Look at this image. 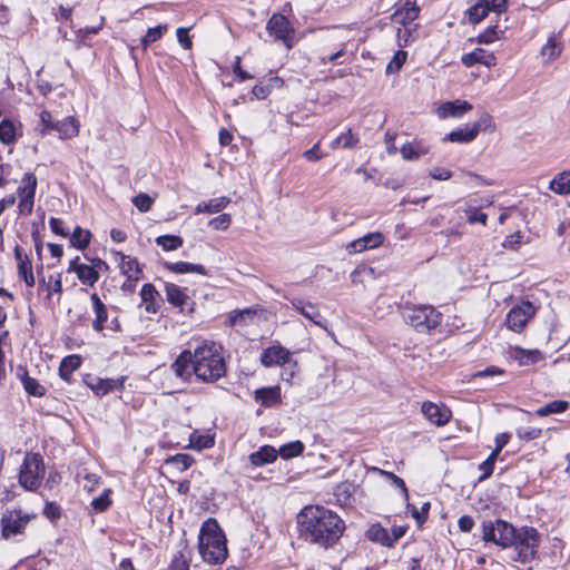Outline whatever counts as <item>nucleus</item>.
Segmentation results:
<instances>
[{"instance_id":"1","label":"nucleus","mask_w":570,"mask_h":570,"mask_svg":"<svg viewBox=\"0 0 570 570\" xmlns=\"http://www.w3.org/2000/svg\"><path fill=\"white\" fill-rule=\"evenodd\" d=\"M299 538L323 549L334 547L345 531L344 520L322 505H306L296 517Z\"/></svg>"},{"instance_id":"2","label":"nucleus","mask_w":570,"mask_h":570,"mask_svg":"<svg viewBox=\"0 0 570 570\" xmlns=\"http://www.w3.org/2000/svg\"><path fill=\"white\" fill-rule=\"evenodd\" d=\"M194 375L204 383H215L227 372L224 348L213 341H204L194 350Z\"/></svg>"},{"instance_id":"3","label":"nucleus","mask_w":570,"mask_h":570,"mask_svg":"<svg viewBox=\"0 0 570 570\" xmlns=\"http://www.w3.org/2000/svg\"><path fill=\"white\" fill-rule=\"evenodd\" d=\"M198 550L203 560L210 564H222L227 559V540L216 519L208 518L202 524Z\"/></svg>"},{"instance_id":"4","label":"nucleus","mask_w":570,"mask_h":570,"mask_svg":"<svg viewBox=\"0 0 570 570\" xmlns=\"http://www.w3.org/2000/svg\"><path fill=\"white\" fill-rule=\"evenodd\" d=\"M404 322L416 332L429 334L442 322V314L432 305H415L405 303L401 307Z\"/></svg>"},{"instance_id":"5","label":"nucleus","mask_w":570,"mask_h":570,"mask_svg":"<svg viewBox=\"0 0 570 570\" xmlns=\"http://www.w3.org/2000/svg\"><path fill=\"white\" fill-rule=\"evenodd\" d=\"M46 466L40 453H27L19 470V484L27 491H36L45 476Z\"/></svg>"},{"instance_id":"6","label":"nucleus","mask_w":570,"mask_h":570,"mask_svg":"<svg viewBox=\"0 0 570 570\" xmlns=\"http://www.w3.org/2000/svg\"><path fill=\"white\" fill-rule=\"evenodd\" d=\"M512 541L511 547L518 550L519 560L521 562H528L535 558L541 535L533 527H521L515 529Z\"/></svg>"},{"instance_id":"7","label":"nucleus","mask_w":570,"mask_h":570,"mask_svg":"<svg viewBox=\"0 0 570 570\" xmlns=\"http://www.w3.org/2000/svg\"><path fill=\"white\" fill-rule=\"evenodd\" d=\"M33 514L22 510H6L1 515V535L6 540L14 539L24 533L27 524L33 519Z\"/></svg>"},{"instance_id":"8","label":"nucleus","mask_w":570,"mask_h":570,"mask_svg":"<svg viewBox=\"0 0 570 570\" xmlns=\"http://www.w3.org/2000/svg\"><path fill=\"white\" fill-rule=\"evenodd\" d=\"M515 529L511 523L497 519L483 523V540L493 542L502 548L511 547L515 534Z\"/></svg>"},{"instance_id":"9","label":"nucleus","mask_w":570,"mask_h":570,"mask_svg":"<svg viewBox=\"0 0 570 570\" xmlns=\"http://www.w3.org/2000/svg\"><path fill=\"white\" fill-rule=\"evenodd\" d=\"M38 180L35 174L26 173L17 188V195L19 196L18 209L21 216L31 215L35 206V197L37 190Z\"/></svg>"},{"instance_id":"10","label":"nucleus","mask_w":570,"mask_h":570,"mask_svg":"<svg viewBox=\"0 0 570 570\" xmlns=\"http://www.w3.org/2000/svg\"><path fill=\"white\" fill-rule=\"evenodd\" d=\"M537 307L529 301L512 307L505 317V324L509 330L520 333L530 318L534 316Z\"/></svg>"},{"instance_id":"11","label":"nucleus","mask_w":570,"mask_h":570,"mask_svg":"<svg viewBox=\"0 0 570 570\" xmlns=\"http://www.w3.org/2000/svg\"><path fill=\"white\" fill-rule=\"evenodd\" d=\"M165 294L167 302L174 307L179 308L181 313H193L195 303L188 296L187 288H183L174 283H166Z\"/></svg>"},{"instance_id":"12","label":"nucleus","mask_w":570,"mask_h":570,"mask_svg":"<svg viewBox=\"0 0 570 570\" xmlns=\"http://www.w3.org/2000/svg\"><path fill=\"white\" fill-rule=\"evenodd\" d=\"M125 381V376H120L117 379H100L94 375H87L85 379L86 385L97 396H105L110 392L124 390Z\"/></svg>"},{"instance_id":"13","label":"nucleus","mask_w":570,"mask_h":570,"mask_svg":"<svg viewBox=\"0 0 570 570\" xmlns=\"http://www.w3.org/2000/svg\"><path fill=\"white\" fill-rule=\"evenodd\" d=\"M266 30L273 37L285 42L287 48H292L289 43L291 35L293 29L291 28L287 18L281 13H274L266 24Z\"/></svg>"},{"instance_id":"14","label":"nucleus","mask_w":570,"mask_h":570,"mask_svg":"<svg viewBox=\"0 0 570 570\" xmlns=\"http://www.w3.org/2000/svg\"><path fill=\"white\" fill-rule=\"evenodd\" d=\"M291 352L281 345L265 348L261 355V362L265 367L286 366L291 364Z\"/></svg>"},{"instance_id":"15","label":"nucleus","mask_w":570,"mask_h":570,"mask_svg":"<svg viewBox=\"0 0 570 570\" xmlns=\"http://www.w3.org/2000/svg\"><path fill=\"white\" fill-rule=\"evenodd\" d=\"M194 352L184 350L170 365L177 377L187 382L194 374Z\"/></svg>"},{"instance_id":"16","label":"nucleus","mask_w":570,"mask_h":570,"mask_svg":"<svg viewBox=\"0 0 570 570\" xmlns=\"http://www.w3.org/2000/svg\"><path fill=\"white\" fill-rule=\"evenodd\" d=\"M421 410L425 419L438 426L445 425L452 415L450 409L433 402H423Z\"/></svg>"},{"instance_id":"17","label":"nucleus","mask_w":570,"mask_h":570,"mask_svg":"<svg viewBox=\"0 0 570 570\" xmlns=\"http://www.w3.org/2000/svg\"><path fill=\"white\" fill-rule=\"evenodd\" d=\"M293 307L298 311L305 318L320 326L321 328L327 330L326 320L321 315L318 307L309 302H305L301 298H294L292 301Z\"/></svg>"},{"instance_id":"18","label":"nucleus","mask_w":570,"mask_h":570,"mask_svg":"<svg viewBox=\"0 0 570 570\" xmlns=\"http://www.w3.org/2000/svg\"><path fill=\"white\" fill-rule=\"evenodd\" d=\"M384 240L383 234L379 232L368 233L347 244L346 249L350 254L362 253L366 249H373L382 245Z\"/></svg>"},{"instance_id":"19","label":"nucleus","mask_w":570,"mask_h":570,"mask_svg":"<svg viewBox=\"0 0 570 570\" xmlns=\"http://www.w3.org/2000/svg\"><path fill=\"white\" fill-rule=\"evenodd\" d=\"M472 109V105L465 100L446 101L438 107L436 115L440 119L460 118Z\"/></svg>"},{"instance_id":"20","label":"nucleus","mask_w":570,"mask_h":570,"mask_svg":"<svg viewBox=\"0 0 570 570\" xmlns=\"http://www.w3.org/2000/svg\"><path fill=\"white\" fill-rule=\"evenodd\" d=\"M461 61L465 67H472L480 63L490 68L497 65L494 53L482 48H475L473 51L463 55Z\"/></svg>"},{"instance_id":"21","label":"nucleus","mask_w":570,"mask_h":570,"mask_svg":"<svg viewBox=\"0 0 570 570\" xmlns=\"http://www.w3.org/2000/svg\"><path fill=\"white\" fill-rule=\"evenodd\" d=\"M14 257L18 262V275L22 278L28 287L35 285V276L32 265L29 257L23 253L22 248L17 245L14 247Z\"/></svg>"},{"instance_id":"22","label":"nucleus","mask_w":570,"mask_h":570,"mask_svg":"<svg viewBox=\"0 0 570 570\" xmlns=\"http://www.w3.org/2000/svg\"><path fill=\"white\" fill-rule=\"evenodd\" d=\"M141 303L145 311L149 314H156L160 307V295L151 283H146L140 289Z\"/></svg>"},{"instance_id":"23","label":"nucleus","mask_w":570,"mask_h":570,"mask_svg":"<svg viewBox=\"0 0 570 570\" xmlns=\"http://www.w3.org/2000/svg\"><path fill=\"white\" fill-rule=\"evenodd\" d=\"M17 377L21 381L24 391L32 396L41 397L46 394V387L36 379L29 376L26 366L19 365L16 371Z\"/></svg>"},{"instance_id":"24","label":"nucleus","mask_w":570,"mask_h":570,"mask_svg":"<svg viewBox=\"0 0 570 570\" xmlns=\"http://www.w3.org/2000/svg\"><path fill=\"white\" fill-rule=\"evenodd\" d=\"M277 450L272 445H263L256 452L249 454V462L254 466H264L277 460Z\"/></svg>"},{"instance_id":"25","label":"nucleus","mask_w":570,"mask_h":570,"mask_svg":"<svg viewBox=\"0 0 570 570\" xmlns=\"http://www.w3.org/2000/svg\"><path fill=\"white\" fill-rule=\"evenodd\" d=\"M90 301L96 316L92 321V328L96 332H101L105 328L106 321L108 320L107 306L96 293L91 294Z\"/></svg>"},{"instance_id":"26","label":"nucleus","mask_w":570,"mask_h":570,"mask_svg":"<svg viewBox=\"0 0 570 570\" xmlns=\"http://www.w3.org/2000/svg\"><path fill=\"white\" fill-rule=\"evenodd\" d=\"M512 357L519 363V365L528 366L543 360V354L538 348L525 350L517 346L512 351Z\"/></svg>"},{"instance_id":"27","label":"nucleus","mask_w":570,"mask_h":570,"mask_svg":"<svg viewBox=\"0 0 570 570\" xmlns=\"http://www.w3.org/2000/svg\"><path fill=\"white\" fill-rule=\"evenodd\" d=\"M165 268L175 274H188V273H197L200 275H207V271L205 266L200 264H193L187 262H166L164 264Z\"/></svg>"},{"instance_id":"28","label":"nucleus","mask_w":570,"mask_h":570,"mask_svg":"<svg viewBox=\"0 0 570 570\" xmlns=\"http://www.w3.org/2000/svg\"><path fill=\"white\" fill-rule=\"evenodd\" d=\"M230 199L228 197L222 196L217 198H213L208 202L199 203L196 208V214L207 213V214H216L222 212L229 204Z\"/></svg>"},{"instance_id":"29","label":"nucleus","mask_w":570,"mask_h":570,"mask_svg":"<svg viewBox=\"0 0 570 570\" xmlns=\"http://www.w3.org/2000/svg\"><path fill=\"white\" fill-rule=\"evenodd\" d=\"M476 138V130L469 125L464 127L452 130L449 135H446L443 140H449L451 142H460L468 144Z\"/></svg>"},{"instance_id":"30","label":"nucleus","mask_w":570,"mask_h":570,"mask_svg":"<svg viewBox=\"0 0 570 570\" xmlns=\"http://www.w3.org/2000/svg\"><path fill=\"white\" fill-rule=\"evenodd\" d=\"M120 256V269L121 273L128 276V279H138L139 274H141V268L136 258L125 255L122 253H117Z\"/></svg>"},{"instance_id":"31","label":"nucleus","mask_w":570,"mask_h":570,"mask_svg":"<svg viewBox=\"0 0 570 570\" xmlns=\"http://www.w3.org/2000/svg\"><path fill=\"white\" fill-rule=\"evenodd\" d=\"M81 365V357L76 354L66 356L59 366V375L66 381L70 382L72 373Z\"/></svg>"},{"instance_id":"32","label":"nucleus","mask_w":570,"mask_h":570,"mask_svg":"<svg viewBox=\"0 0 570 570\" xmlns=\"http://www.w3.org/2000/svg\"><path fill=\"white\" fill-rule=\"evenodd\" d=\"M279 387H262L255 391V400L271 407L279 401Z\"/></svg>"},{"instance_id":"33","label":"nucleus","mask_w":570,"mask_h":570,"mask_svg":"<svg viewBox=\"0 0 570 570\" xmlns=\"http://www.w3.org/2000/svg\"><path fill=\"white\" fill-rule=\"evenodd\" d=\"M366 538L385 547H391L390 532L381 524H372L366 531Z\"/></svg>"},{"instance_id":"34","label":"nucleus","mask_w":570,"mask_h":570,"mask_svg":"<svg viewBox=\"0 0 570 570\" xmlns=\"http://www.w3.org/2000/svg\"><path fill=\"white\" fill-rule=\"evenodd\" d=\"M53 130H57L61 138H72L78 135L79 129L72 117H67L60 121H56Z\"/></svg>"},{"instance_id":"35","label":"nucleus","mask_w":570,"mask_h":570,"mask_svg":"<svg viewBox=\"0 0 570 570\" xmlns=\"http://www.w3.org/2000/svg\"><path fill=\"white\" fill-rule=\"evenodd\" d=\"M549 188L558 195L570 194V170L558 174L550 181Z\"/></svg>"},{"instance_id":"36","label":"nucleus","mask_w":570,"mask_h":570,"mask_svg":"<svg viewBox=\"0 0 570 570\" xmlns=\"http://www.w3.org/2000/svg\"><path fill=\"white\" fill-rule=\"evenodd\" d=\"M305 450V445L299 440L288 442L283 444L279 450H277V454L284 459L289 460L301 455Z\"/></svg>"},{"instance_id":"37","label":"nucleus","mask_w":570,"mask_h":570,"mask_svg":"<svg viewBox=\"0 0 570 570\" xmlns=\"http://www.w3.org/2000/svg\"><path fill=\"white\" fill-rule=\"evenodd\" d=\"M462 210L466 215V222L470 225H474L476 223H480L483 226L487 225L488 215L485 213L480 212V209L475 205H473L471 202L466 203L462 207Z\"/></svg>"},{"instance_id":"38","label":"nucleus","mask_w":570,"mask_h":570,"mask_svg":"<svg viewBox=\"0 0 570 570\" xmlns=\"http://www.w3.org/2000/svg\"><path fill=\"white\" fill-rule=\"evenodd\" d=\"M569 407V403L563 400H556L535 410L538 416H548L550 414L562 413Z\"/></svg>"},{"instance_id":"39","label":"nucleus","mask_w":570,"mask_h":570,"mask_svg":"<svg viewBox=\"0 0 570 570\" xmlns=\"http://www.w3.org/2000/svg\"><path fill=\"white\" fill-rule=\"evenodd\" d=\"M167 24H159L157 27L149 28L147 30V33L140 39V46L142 50L146 51L151 43L159 40L163 37L164 32L167 30Z\"/></svg>"},{"instance_id":"40","label":"nucleus","mask_w":570,"mask_h":570,"mask_svg":"<svg viewBox=\"0 0 570 570\" xmlns=\"http://www.w3.org/2000/svg\"><path fill=\"white\" fill-rule=\"evenodd\" d=\"M156 244L164 250L170 252L180 248L184 244V239L177 235H161L156 238Z\"/></svg>"},{"instance_id":"41","label":"nucleus","mask_w":570,"mask_h":570,"mask_svg":"<svg viewBox=\"0 0 570 570\" xmlns=\"http://www.w3.org/2000/svg\"><path fill=\"white\" fill-rule=\"evenodd\" d=\"M90 237L89 230L77 226L70 236V244L78 249H85L90 243Z\"/></svg>"},{"instance_id":"42","label":"nucleus","mask_w":570,"mask_h":570,"mask_svg":"<svg viewBox=\"0 0 570 570\" xmlns=\"http://www.w3.org/2000/svg\"><path fill=\"white\" fill-rule=\"evenodd\" d=\"M562 51V42L557 39L556 36L549 37L547 43L541 49V55L548 57L549 60H553L560 56Z\"/></svg>"},{"instance_id":"43","label":"nucleus","mask_w":570,"mask_h":570,"mask_svg":"<svg viewBox=\"0 0 570 570\" xmlns=\"http://www.w3.org/2000/svg\"><path fill=\"white\" fill-rule=\"evenodd\" d=\"M372 471L390 480L394 487L401 490V493L404 497V499L406 501L409 500V491L403 479H401L393 472H389L376 466L372 468Z\"/></svg>"},{"instance_id":"44","label":"nucleus","mask_w":570,"mask_h":570,"mask_svg":"<svg viewBox=\"0 0 570 570\" xmlns=\"http://www.w3.org/2000/svg\"><path fill=\"white\" fill-rule=\"evenodd\" d=\"M194 463L193 456L185 453H178L166 460V464L173 465L177 471L184 472L191 466Z\"/></svg>"},{"instance_id":"45","label":"nucleus","mask_w":570,"mask_h":570,"mask_svg":"<svg viewBox=\"0 0 570 570\" xmlns=\"http://www.w3.org/2000/svg\"><path fill=\"white\" fill-rule=\"evenodd\" d=\"M358 144V137H356L351 129L346 132L342 134L331 142V148L336 149L338 147L343 148H354Z\"/></svg>"},{"instance_id":"46","label":"nucleus","mask_w":570,"mask_h":570,"mask_svg":"<svg viewBox=\"0 0 570 570\" xmlns=\"http://www.w3.org/2000/svg\"><path fill=\"white\" fill-rule=\"evenodd\" d=\"M417 18H419V13H415V9L407 10L405 8H401V9H397L392 14V20L395 23L401 24L403 27H407V24H410Z\"/></svg>"},{"instance_id":"47","label":"nucleus","mask_w":570,"mask_h":570,"mask_svg":"<svg viewBox=\"0 0 570 570\" xmlns=\"http://www.w3.org/2000/svg\"><path fill=\"white\" fill-rule=\"evenodd\" d=\"M77 277L82 284L92 286L99 279V274L92 266L83 264L77 271Z\"/></svg>"},{"instance_id":"48","label":"nucleus","mask_w":570,"mask_h":570,"mask_svg":"<svg viewBox=\"0 0 570 570\" xmlns=\"http://www.w3.org/2000/svg\"><path fill=\"white\" fill-rule=\"evenodd\" d=\"M503 37L504 30L499 29L498 26H491L478 36V42L489 45Z\"/></svg>"},{"instance_id":"49","label":"nucleus","mask_w":570,"mask_h":570,"mask_svg":"<svg viewBox=\"0 0 570 570\" xmlns=\"http://www.w3.org/2000/svg\"><path fill=\"white\" fill-rule=\"evenodd\" d=\"M16 140V128L12 121L4 119L0 122V141L10 145Z\"/></svg>"},{"instance_id":"50","label":"nucleus","mask_w":570,"mask_h":570,"mask_svg":"<svg viewBox=\"0 0 570 570\" xmlns=\"http://www.w3.org/2000/svg\"><path fill=\"white\" fill-rule=\"evenodd\" d=\"M489 11L485 9L484 1L479 0L474 6L468 9L469 20L472 23H479L488 16Z\"/></svg>"},{"instance_id":"51","label":"nucleus","mask_w":570,"mask_h":570,"mask_svg":"<svg viewBox=\"0 0 570 570\" xmlns=\"http://www.w3.org/2000/svg\"><path fill=\"white\" fill-rule=\"evenodd\" d=\"M189 448L195 450L209 449L214 445V439L209 435L193 433L189 438Z\"/></svg>"},{"instance_id":"52","label":"nucleus","mask_w":570,"mask_h":570,"mask_svg":"<svg viewBox=\"0 0 570 570\" xmlns=\"http://www.w3.org/2000/svg\"><path fill=\"white\" fill-rule=\"evenodd\" d=\"M110 489H106L99 497L91 501V507L96 512H105L109 509L112 501L110 499Z\"/></svg>"},{"instance_id":"53","label":"nucleus","mask_w":570,"mask_h":570,"mask_svg":"<svg viewBox=\"0 0 570 570\" xmlns=\"http://www.w3.org/2000/svg\"><path fill=\"white\" fill-rule=\"evenodd\" d=\"M407 58V52L399 50L394 53L392 60L386 66V73H395L401 70Z\"/></svg>"},{"instance_id":"54","label":"nucleus","mask_w":570,"mask_h":570,"mask_svg":"<svg viewBox=\"0 0 570 570\" xmlns=\"http://www.w3.org/2000/svg\"><path fill=\"white\" fill-rule=\"evenodd\" d=\"M472 128H475L476 135L482 131H490L492 132L495 129V125L493 122V118L490 114L483 112L478 121H475L472 126Z\"/></svg>"},{"instance_id":"55","label":"nucleus","mask_w":570,"mask_h":570,"mask_svg":"<svg viewBox=\"0 0 570 570\" xmlns=\"http://www.w3.org/2000/svg\"><path fill=\"white\" fill-rule=\"evenodd\" d=\"M168 570H189V558L183 551L176 552L169 563Z\"/></svg>"},{"instance_id":"56","label":"nucleus","mask_w":570,"mask_h":570,"mask_svg":"<svg viewBox=\"0 0 570 570\" xmlns=\"http://www.w3.org/2000/svg\"><path fill=\"white\" fill-rule=\"evenodd\" d=\"M253 315L252 309L245 308V309H236L233 311L229 315L227 321L225 322L227 326H235L237 324H243L245 317H249Z\"/></svg>"},{"instance_id":"57","label":"nucleus","mask_w":570,"mask_h":570,"mask_svg":"<svg viewBox=\"0 0 570 570\" xmlns=\"http://www.w3.org/2000/svg\"><path fill=\"white\" fill-rule=\"evenodd\" d=\"M48 295L47 299H51L53 294H58L59 296L62 294V281L61 274H57L56 276H49V284L47 286Z\"/></svg>"},{"instance_id":"58","label":"nucleus","mask_w":570,"mask_h":570,"mask_svg":"<svg viewBox=\"0 0 570 570\" xmlns=\"http://www.w3.org/2000/svg\"><path fill=\"white\" fill-rule=\"evenodd\" d=\"M407 509L411 511L412 517L421 525L428 519L430 502H424L421 507V510H417L414 505L407 503Z\"/></svg>"},{"instance_id":"59","label":"nucleus","mask_w":570,"mask_h":570,"mask_svg":"<svg viewBox=\"0 0 570 570\" xmlns=\"http://www.w3.org/2000/svg\"><path fill=\"white\" fill-rule=\"evenodd\" d=\"M132 203L139 212L146 213L151 208L154 200L149 195L140 193L134 197Z\"/></svg>"},{"instance_id":"60","label":"nucleus","mask_w":570,"mask_h":570,"mask_svg":"<svg viewBox=\"0 0 570 570\" xmlns=\"http://www.w3.org/2000/svg\"><path fill=\"white\" fill-rule=\"evenodd\" d=\"M425 151L419 150L413 144L406 142L401 148L402 157L406 160H417Z\"/></svg>"},{"instance_id":"61","label":"nucleus","mask_w":570,"mask_h":570,"mask_svg":"<svg viewBox=\"0 0 570 570\" xmlns=\"http://www.w3.org/2000/svg\"><path fill=\"white\" fill-rule=\"evenodd\" d=\"M232 223V217L229 214H222L212 220H209V226L215 230H225L229 227Z\"/></svg>"},{"instance_id":"62","label":"nucleus","mask_w":570,"mask_h":570,"mask_svg":"<svg viewBox=\"0 0 570 570\" xmlns=\"http://www.w3.org/2000/svg\"><path fill=\"white\" fill-rule=\"evenodd\" d=\"M541 434H542V430L538 429V428H529V429L521 428V429L517 430L518 438L525 442L535 440V439L540 438Z\"/></svg>"},{"instance_id":"63","label":"nucleus","mask_w":570,"mask_h":570,"mask_svg":"<svg viewBox=\"0 0 570 570\" xmlns=\"http://www.w3.org/2000/svg\"><path fill=\"white\" fill-rule=\"evenodd\" d=\"M485 9L495 13H502L508 8V0H483Z\"/></svg>"},{"instance_id":"64","label":"nucleus","mask_w":570,"mask_h":570,"mask_svg":"<svg viewBox=\"0 0 570 570\" xmlns=\"http://www.w3.org/2000/svg\"><path fill=\"white\" fill-rule=\"evenodd\" d=\"M49 226L52 230V233L67 237L69 235V230L63 227V220L60 218L51 217L49 219Z\"/></svg>"}]
</instances>
